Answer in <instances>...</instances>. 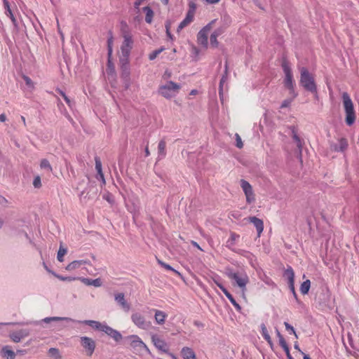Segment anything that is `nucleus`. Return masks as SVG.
<instances>
[{
  "label": "nucleus",
  "instance_id": "14",
  "mask_svg": "<svg viewBox=\"0 0 359 359\" xmlns=\"http://www.w3.org/2000/svg\"><path fill=\"white\" fill-rule=\"evenodd\" d=\"M102 332L106 333L108 336L111 337L116 341H119L122 339V335L118 331L113 329L112 327L108 326L106 324L103 327Z\"/></svg>",
  "mask_w": 359,
  "mask_h": 359
},
{
  "label": "nucleus",
  "instance_id": "47",
  "mask_svg": "<svg viewBox=\"0 0 359 359\" xmlns=\"http://www.w3.org/2000/svg\"><path fill=\"white\" fill-rule=\"evenodd\" d=\"M293 98L294 97H292V99H286V100H283L280 105V108L283 109V108L288 107L291 104Z\"/></svg>",
  "mask_w": 359,
  "mask_h": 359
},
{
  "label": "nucleus",
  "instance_id": "15",
  "mask_svg": "<svg viewBox=\"0 0 359 359\" xmlns=\"http://www.w3.org/2000/svg\"><path fill=\"white\" fill-rule=\"evenodd\" d=\"M126 341L133 348H142L145 346V344L141 340V339L137 335H130L127 337Z\"/></svg>",
  "mask_w": 359,
  "mask_h": 359
},
{
  "label": "nucleus",
  "instance_id": "50",
  "mask_svg": "<svg viewBox=\"0 0 359 359\" xmlns=\"http://www.w3.org/2000/svg\"><path fill=\"white\" fill-rule=\"evenodd\" d=\"M218 287L220 288V290L223 292V293L225 294L226 297H228V295L231 294V293L224 287L222 284H218Z\"/></svg>",
  "mask_w": 359,
  "mask_h": 359
},
{
  "label": "nucleus",
  "instance_id": "24",
  "mask_svg": "<svg viewBox=\"0 0 359 359\" xmlns=\"http://www.w3.org/2000/svg\"><path fill=\"white\" fill-rule=\"evenodd\" d=\"M283 276L287 279L288 285H292V283H294V273L290 266H288L285 270Z\"/></svg>",
  "mask_w": 359,
  "mask_h": 359
},
{
  "label": "nucleus",
  "instance_id": "59",
  "mask_svg": "<svg viewBox=\"0 0 359 359\" xmlns=\"http://www.w3.org/2000/svg\"><path fill=\"white\" fill-rule=\"evenodd\" d=\"M17 354H20V355H25L27 353V351L25 350V349H22V350H18L17 352H16Z\"/></svg>",
  "mask_w": 359,
  "mask_h": 359
},
{
  "label": "nucleus",
  "instance_id": "5",
  "mask_svg": "<svg viewBox=\"0 0 359 359\" xmlns=\"http://www.w3.org/2000/svg\"><path fill=\"white\" fill-rule=\"evenodd\" d=\"M282 68L285 74L283 83L285 87L290 90V93L296 97L297 94L294 92V83L292 69L289 65V62L286 60H283L282 62Z\"/></svg>",
  "mask_w": 359,
  "mask_h": 359
},
{
  "label": "nucleus",
  "instance_id": "23",
  "mask_svg": "<svg viewBox=\"0 0 359 359\" xmlns=\"http://www.w3.org/2000/svg\"><path fill=\"white\" fill-rule=\"evenodd\" d=\"M80 280L86 285H93L95 287H100L102 281L100 278L90 279L86 278H81Z\"/></svg>",
  "mask_w": 359,
  "mask_h": 359
},
{
  "label": "nucleus",
  "instance_id": "22",
  "mask_svg": "<svg viewBox=\"0 0 359 359\" xmlns=\"http://www.w3.org/2000/svg\"><path fill=\"white\" fill-rule=\"evenodd\" d=\"M88 264V261L87 260H75L69 263L67 266L66 269L67 271H73L79 268L83 264Z\"/></svg>",
  "mask_w": 359,
  "mask_h": 359
},
{
  "label": "nucleus",
  "instance_id": "61",
  "mask_svg": "<svg viewBox=\"0 0 359 359\" xmlns=\"http://www.w3.org/2000/svg\"><path fill=\"white\" fill-rule=\"evenodd\" d=\"M171 76V73L168 72V71H165V73H164V75H163V78L164 79H168V78H170Z\"/></svg>",
  "mask_w": 359,
  "mask_h": 359
},
{
  "label": "nucleus",
  "instance_id": "8",
  "mask_svg": "<svg viewBox=\"0 0 359 359\" xmlns=\"http://www.w3.org/2000/svg\"><path fill=\"white\" fill-rule=\"evenodd\" d=\"M132 322L139 328L148 330L151 327V323L147 321L140 313L135 312L131 316Z\"/></svg>",
  "mask_w": 359,
  "mask_h": 359
},
{
  "label": "nucleus",
  "instance_id": "63",
  "mask_svg": "<svg viewBox=\"0 0 359 359\" xmlns=\"http://www.w3.org/2000/svg\"><path fill=\"white\" fill-rule=\"evenodd\" d=\"M6 120V116L4 114L0 115V121L4 122Z\"/></svg>",
  "mask_w": 359,
  "mask_h": 359
},
{
  "label": "nucleus",
  "instance_id": "37",
  "mask_svg": "<svg viewBox=\"0 0 359 359\" xmlns=\"http://www.w3.org/2000/svg\"><path fill=\"white\" fill-rule=\"evenodd\" d=\"M239 238V235L236 234V233L232 232L230 235V238L227 241L228 245H233L235 243V241L237 238Z\"/></svg>",
  "mask_w": 359,
  "mask_h": 359
},
{
  "label": "nucleus",
  "instance_id": "3",
  "mask_svg": "<svg viewBox=\"0 0 359 359\" xmlns=\"http://www.w3.org/2000/svg\"><path fill=\"white\" fill-rule=\"evenodd\" d=\"M43 322L46 323H49L50 322H55V321H67V322H73L79 324H84L89 326H91L92 327L95 328V330L102 331L103 327H104L105 324H102L98 321L92 320H76L74 319H72L71 318L68 317H46L42 320Z\"/></svg>",
  "mask_w": 359,
  "mask_h": 359
},
{
  "label": "nucleus",
  "instance_id": "19",
  "mask_svg": "<svg viewBox=\"0 0 359 359\" xmlns=\"http://www.w3.org/2000/svg\"><path fill=\"white\" fill-rule=\"evenodd\" d=\"M154 318L156 324L163 325L165 322L168 315L162 311L154 309Z\"/></svg>",
  "mask_w": 359,
  "mask_h": 359
},
{
  "label": "nucleus",
  "instance_id": "57",
  "mask_svg": "<svg viewBox=\"0 0 359 359\" xmlns=\"http://www.w3.org/2000/svg\"><path fill=\"white\" fill-rule=\"evenodd\" d=\"M280 346L283 348V350L285 351L290 349L286 341H284V342L282 341V343L280 344Z\"/></svg>",
  "mask_w": 359,
  "mask_h": 359
},
{
  "label": "nucleus",
  "instance_id": "28",
  "mask_svg": "<svg viewBox=\"0 0 359 359\" xmlns=\"http://www.w3.org/2000/svg\"><path fill=\"white\" fill-rule=\"evenodd\" d=\"M226 80H227V64L226 63L224 74L222 76V77L220 80L219 86V97L221 99L223 96V86H224V83L226 81Z\"/></svg>",
  "mask_w": 359,
  "mask_h": 359
},
{
  "label": "nucleus",
  "instance_id": "35",
  "mask_svg": "<svg viewBox=\"0 0 359 359\" xmlns=\"http://www.w3.org/2000/svg\"><path fill=\"white\" fill-rule=\"evenodd\" d=\"M227 299L230 301V302L233 305V306L238 311H240L241 310V306L237 303V302L233 298L231 294L230 295H228Z\"/></svg>",
  "mask_w": 359,
  "mask_h": 359
},
{
  "label": "nucleus",
  "instance_id": "44",
  "mask_svg": "<svg viewBox=\"0 0 359 359\" xmlns=\"http://www.w3.org/2000/svg\"><path fill=\"white\" fill-rule=\"evenodd\" d=\"M112 44H113V37L111 36L107 39V46H108V55L110 56L112 53Z\"/></svg>",
  "mask_w": 359,
  "mask_h": 359
},
{
  "label": "nucleus",
  "instance_id": "40",
  "mask_svg": "<svg viewBox=\"0 0 359 359\" xmlns=\"http://www.w3.org/2000/svg\"><path fill=\"white\" fill-rule=\"evenodd\" d=\"M95 169L97 172V175H101L102 172V163L99 158H95Z\"/></svg>",
  "mask_w": 359,
  "mask_h": 359
},
{
  "label": "nucleus",
  "instance_id": "32",
  "mask_svg": "<svg viewBox=\"0 0 359 359\" xmlns=\"http://www.w3.org/2000/svg\"><path fill=\"white\" fill-rule=\"evenodd\" d=\"M40 168L41 169L46 170L48 172H51L53 170L49 161L46 158H43L41 161Z\"/></svg>",
  "mask_w": 359,
  "mask_h": 359
},
{
  "label": "nucleus",
  "instance_id": "60",
  "mask_svg": "<svg viewBox=\"0 0 359 359\" xmlns=\"http://www.w3.org/2000/svg\"><path fill=\"white\" fill-rule=\"evenodd\" d=\"M220 0H205V1L210 4H214L219 2Z\"/></svg>",
  "mask_w": 359,
  "mask_h": 359
},
{
  "label": "nucleus",
  "instance_id": "51",
  "mask_svg": "<svg viewBox=\"0 0 359 359\" xmlns=\"http://www.w3.org/2000/svg\"><path fill=\"white\" fill-rule=\"evenodd\" d=\"M224 32V30L222 28H218L216 30L213 32L212 35H215L216 37H218Z\"/></svg>",
  "mask_w": 359,
  "mask_h": 359
},
{
  "label": "nucleus",
  "instance_id": "16",
  "mask_svg": "<svg viewBox=\"0 0 359 359\" xmlns=\"http://www.w3.org/2000/svg\"><path fill=\"white\" fill-rule=\"evenodd\" d=\"M114 299L117 304H118L124 311H128L130 310V306L126 300L123 293L116 294Z\"/></svg>",
  "mask_w": 359,
  "mask_h": 359
},
{
  "label": "nucleus",
  "instance_id": "18",
  "mask_svg": "<svg viewBox=\"0 0 359 359\" xmlns=\"http://www.w3.org/2000/svg\"><path fill=\"white\" fill-rule=\"evenodd\" d=\"M194 15H192V11H188L187 13L185 18L180 23L177 32H180L182 29L190 24L194 20Z\"/></svg>",
  "mask_w": 359,
  "mask_h": 359
},
{
  "label": "nucleus",
  "instance_id": "42",
  "mask_svg": "<svg viewBox=\"0 0 359 359\" xmlns=\"http://www.w3.org/2000/svg\"><path fill=\"white\" fill-rule=\"evenodd\" d=\"M158 263L161 266H162L163 267H164L165 269H167V270H170V271H174L175 273H178V272H177L176 270H175V269H174L171 266H170L169 264H167L164 263L163 262H162V261H161V260H159V259H158Z\"/></svg>",
  "mask_w": 359,
  "mask_h": 359
},
{
  "label": "nucleus",
  "instance_id": "9",
  "mask_svg": "<svg viewBox=\"0 0 359 359\" xmlns=\"http://www.w3.org/2000/svg\"><path fill=\"white\" fill-rule=\"evenodd\" d=\"M215 20L211 21L209 24L205 26L201 30L199 31L197 35V41L199 44L205 48L208 47V32L212 28V25L214 24Z\"/></svg>",
  "mask_w": 359,
  "mask_h": 359
},
{
  "label": "nucleus",
  "instance_id": "6",
  "mask_svg": "<svg viewBox=\"0 0 359 359\" xmlns=\"http://www.w3.org/2000/svg\"><path fill=\"white\" fill-rule=\"evenodd\" d=\"M226 275L232 280L235 281V283L238 286L243 292L246 290V285L249 282V278L245 273L235 272L230 269H227L226 271Z\"/></svg>",
  "mask_w": 359,
  "mask_h": 359
},
{
  "label": "nucleus",
  "instance_id": "20",
  "mask_svg": "<svg viewBox=\"0 0 359 359\" xmlns=\"http://www.w3.org/2000/svg\"><path fill=\"white\" fill-rule=\"evenodd\" d=\"M1 356L5 359H15L16 353L9 346H4L1 351Z\"/></svg>",
  "mask_w": 359,
  "mask_h": 359
},
{
  "label": "nucleus",
  "instance_id": "21",
  "mask_svg": "<svg viewBox=\"0 0 359 359\" xmlns=\"http://www.w3.org/2000/svg\"><path fill=\"white\" fill-rule=\"evenodd\" d=\"M292 138H293L294 141L295 142L297 147L298 148L299 154L301 156L302 152L304 141L298 136V135L297 134V133L295 131L294 128H292Z\"/></svg>",
  "mask_w": 359,
  "mask_h": 359
},
{
  "label": "nucleus",
  "instance_id": "17",
  "mask_svg": "<svg viewBox=\"0 0 359 359\" xmlns=\"http://www.w3.org/2000/svg\"><path fill=\"white\" fill-rule=\"evenodd\" d=\"M250 222L252 223L257 229L258 236H260L264 230V222L262 219L256 217H250L248 218Z\"/></svg>",
  "mask_w": 359,
  "mask_h": 359
},
{
  "label": "nucleus",
  "instance_id": "25",
  "mask_svg": "<svg viewBox=\"0 0 359 359\" xmlns=\"http://www.w3.org/2000/svg\"><path fill=\"white\" fill-rule=\"evenodd\" d=\"M181 353L184 359H196V354L191 348H182Z\"/></svg>",
  "mask_w": 359,
  "mask_h": 359
},
{
  "label": "nucleus",
  "instance_id": "4",
  "mask_svg": "<svg viewBox=\"0 0 359 359\" xmlns=\"http://www.w3.org/2000/svg\"><path fill=\"white\" fill-rule=\"evenodd\" d=\"M343 105L346 114L345 121L348 126H352L355 121V112L354 110L353 103L346 92L342 94Z\"/></svg>",
  "mask_w": 359,
  "mask_h": 359
},
{
  "label": "nucleus",
  "instance_id": "27",
  "mask_svg": "<svg viewBox=\"0 0 359 359\" xmlns=\"http://www.w3.org/2000/svg\"><path fill=\"white\" fill-rule=\"evenodd\" d=\"M4 5L5 10H6L5 11L6 15L11 18L13 25L15 26H16V19L14 17V15L11 11V9L10 5H9V2L7 0H4Z\"/></svg>",
  "mask_w": 359,
  "mask_h": 359
},
{
  "label": "nucleus",
  "instance_id": "10",
  "mask_svg": "<svg viewBox=\"0 0 359 359\" xmlns=\"http://www.w3.org/2000/svg\"><path fill=\"white\" fill-rule=\"evenodd\" d=\"M80 342L81 346L85 350L86 355L91 356L95 351L96 344L95 341L88 337H81Z\"/></svg>",
  "mask_w": 359,
  "mask_h": 359
},
{
  "label": "nucleus",
  "instance_id": "39",
  "mask_svg": "<svg viewBox=\"0 0 359 359\" xmlns=\"http://www.w3.org/2000/svg\"><path fill=\"white\" fill-rule=\"evenodd\" d=\"M163 50V48H159L158 50H154L149 55V58L150 60H154L162 51Z\"/></svg>",
  "mask_w": 359,
  "mask_h": 359
},
{
  "label": "nucleus",
  "instance_id": "52",
  "mask_svg": "<svg viewBox=\"0 0 359 359\" xmlns=\"http://www.w3.org/2000/svg\"><path fill=\"white\" fill-rule=\"evenodd\" d=\"M54 276L61 280H72L75 279L71 277H64L60 275H57L56 273Z\"/></svg>",
  "mask_w": 359,
  "mask_h": 359
},
{
  "label": "nucleus",
  "instance_id": "12",
  "mask_svg": "<svg viewBox=\"0 0 359 359\" xmlns=\"http://www.w3.org/2000/svg\"><path fill=\"white\" fill-rule=\"evenodd\" d=\"M241 187L245 195L246 202L249 204L255 201V194L251 184L245 180H241Z\"/></svg>",
  "mask_w": 359,
  "mask_h": 359
},
{
  "label": "nucleus",
  "instance_id": "46",
  "mask_svg": "<svg viewBox=\"0 0 359 359\" xmlns=\"http://www.w3.org/2000/svg\"><path fill=\"white\" fill-rule=\"evenodd\" d=\"M284 325H285V329L287 330V331H290L291 332L292 334H294V336L296 337V338H297V335L295 332V330L294 329V327L290 325L287 322H285L284 323Z\"/></svg>",
  "mask_w": 359,
  "mask_h": 359
},
{
  "label": "nucleus",
  "instance_id": "13",
  "mask_svg": "<svg viewBox=\"0 0 359 359\" xmlns=\"http://www.w3.org/2000/svg\"><path fill=\"white\" fill-rule=\"evenodd\" d=\"M29 330L27 329H22L15 332H13L9 334L11 339L15 342L18 343L25 337L29 336Z\"/></svg>",
  "mask_w": 359,
  "mask_h": 359
},
{
  "label": "nucleus",
  "instance_id": "56",
  "mask_svg": "<svg viewBox=\"0 0 359 359\" xmlns=\"http://www.w3.org/2000/svg\"><path fill=\"white\" fill-rule=\"evenodd\" d=\"M145 0H136L134 3V6L135 8H138L142 4Z\"/></svg>",
  "mask_w": 359,
  "mask_h": 359
},
{
  "label": "nucleus",
  "instance_id": "58",
  "mask_svg": "<svg viewBox=\"0 0 359 359\" xmlns=\"http://www.w3.org/2000/svg\"><path fill=\"white\" fill-rule=\"evenodd\" d=\"M191 244L193 246H194V247L197 248L198 249H199L200 250L203 251L201 248L199 246V245L196 241H192Z\"/></svg>",
  "mask_w": 359,
  "mask_h": 359
},
{
  "label": "nucleus",
  "instance_id": "30",
  "mask_svg": "<svg viewBox=\"0 0 359 359\" xmlns=\"http://www.w3.org/2000/svg\"><path fill=\"white\" fill-rule=\"evenodd\" d=\"M261 330H262V335L264 337V339L270 344H272L271 337L268 332L267 328L266 325L262 323L261 325Z\"/></svg>",
  "mask_w": 359,
  "mask_h": 359
},
{
  "label": "nucleus",
  "instance_id": "43",
  "mask_svg": "<svg viewBox=\"0 0 359 359\" xmlns=\"http://www.w3.org/2000/svg\"><path fill=\"white\" fill-rule=\"evenodd\" d=\"M235 137H236V146L239 149L243 148V142L241 140V137H240V135L238 133H236Z\"/></svg>",
  "mask_w": 359,
  "mask_h": 359
},
{
  "label": "nucleus",
  "instance_id": "41",
  "mask_svg": "<svg viewBox=\"0 0 359 359\" xmlns=\"http://www.w3.org/2000/svg\"><path fill=\"white\" fill-rule=\"evenodd\" d=\"M33 186L34 188L39 189L41 187V180L39 175H37L34 177L33 181Z\"/></svg>",
  "mask_w": 359,
  "mask_h": 359
},
{
  "label": "nucleus",
  "instance_id": "29",
  "mask_svg": "<svg viewBox=\"0 0 359 359\" xmlns=\"http://www.w3.org/2000/svg\"><path fill=\"white\" fill-rule=\"evenodd\" d=\"M144 12H145V21L146 22L150 24L152 22L154 17V11L149 6H145L143 8Z\"/></svg>",
  "mask_w": 359,
  "mask_h": 359
},
{
  "label": "nucleus",
  "instance_id": "34",
  "mask_svg": "<svg viewBox=\"0 0 359 359\" xmlns=\"http://www.w3.org/2000/svg\"><path fill=\"white\" fill-rule=\"evenodd\" d=\"M67 252V250L66 248H64L62 246L60 247L57 255V259L59 262H63V257L66 255Z\"/></svg>",
  "mask_w": 359,
  "mask_h": 359
},
{
  "label": "nucleus",
  "instance_id": "54",
  "mask_svg": "<svg viewBox=\"0 0 359 359\" xmlns=\"http://www.w3.org/2000/svg\"><path fill=\"white\" fill-rule=\"evenodd\" d=\"M97 180H100L102 181V185H104L106 182H105V180H104V174L103 172H102L101 175H97Z\"/></svg>",
  "mask_w": 359,
  "mask_h": 359
},
{
  "label": "nucleus",
  "instance_id": "48",
  "mask_svg": "<svg viewBox=\"0 0 359 359\" xmlns=\"http://www.w3.org/2000/svg\"><path fill=\"white\" fill-rule=\"evenodd\" d=\"M210 44L214 46L217 47L218 46V41H217V37H216L215 35H210Z\"/></svg>",
  "mask_w": 359,
  "mask_h": 359
},
{
  "label": "nucleus",
  "instance_id": "53",
  "mask_svg": "<svg viewBox=\"0 0 359 359\" xmlns=\"http://www.w3.org/2000/svg\"><path fill=\"white\" fill-rule=\"evenodd\" d=\"M276 334L279 339V344H280L283 342L285 341L284 337L282 336V334L280 333V332L277 330Z\"/></svg>",
  "mask_w": 359,
  "mask_h": 359
},
{
  "label": "nucleus",
  "instance_id": "49",
  "mask_svg": "<svg viewBox=\"0 0 359 359\" xmlns=\"http://www.w3.org/2000/svg\"><path fill=\"white\" fill-rule=\"evenodd\" d=\"M189 8L188 11H192V15H194L196 9V4L194 2H190L189 4Z\"/></svg>",
  "mask_w": 359,
  "mask_h": 359
},
{
  "label": "nucleus",
  "instance_id": "26",
  "mask_svg": "<svg viewBox=\"0 0 359 359\" xmlns=\"http://www.w3.org/2000/svg\"><path fill=\"white\" fill-rule=\"evenodd\" d=\"M165 147H166V143H165V140H162L158 142V158L159 160L164 158L166 155Z\"/></svg>",
  "mask_w": 359,
  "mask_h": 359
},
{
  "label": "nucleus",
  "instance_id": "55",
  "mask_svg": "<svg viewBox=\"0 0 359 359\" xmlns=\"http://www.w3.org/2000/svg\"><path fill=\"white\" fill-rule=\"evenodd\" d=\"M165 28H166V34H167V36H168L170 39H172V35L171 34V33H170V26H169V25H168V24H167V25H165Z\"/></svg>",
  "mask_w": 359,
  "mask_h": 359
},
{
  "label": "nucleus",
  "instance_id": "45",
  "mask_svg": "<svg viewBox=\"0 0 359 359\" xmlns=\"http://www.w3.org/2000/svg\"><path fill=\"white\" fill-rule=\"evenodd\" d=\"M23 79L28 87L31 88H34V83L29 77L27 76H23Z\"/></svg>",
  "mask_w": 359,
  "mask_h": 359
},
{
  "label": "nucleus",
  "instance_id": "1",
  "mask_svg": "<svg viewBox=\"0 0 359 359\" xmlns=\"http://www.w3.org/2000/svg\"><path fill=\"white\" fill-rule=\"evenodd\" d=\"M121 32L123 41L121 46V51L123 55L129 56L130 50L133 48V40L130 28L124 21L121 22Z\"/></svg>",
  "mask_w": 359,
  "mask_h": 359
},
{
  "label": "nucleus",
  "instance_id": "33",
  "mask_svg": "<svg viewBox=\"0 0 359 359\" xmlns=\"http://www.w3.org/2000/svg\"><path fill=\"white\" fill-rule=\"evenodd\" d=\"M120 62L121 63V68L126 67L127 71V74H129V68H128V56H125L121 54L120 57Z\"/></svg>",
  "mask_w": 359,
  "mask_h": 359
},
{
  "label": "nucleus",
  "instance_id": "31",
  "mask_svg": "<svg viewBox=\"0 0 359 359\" xmlns=\"http://www.w3.org/2000/svg\"><path fill=\"white\" fill-rule=\"evenodd\" d=\"M311 287V281L309 280H306L304 281L300 286V292L302 294H306Z\"/></svg>",
  "mask_w": 359,
  "mask_h": 359
},
{
  "label": "nucleus",
  "instance_id": "36",
  "mask_svg": "<svg viewBox=\"0 0 359 359\" xmlns=\"http://www.w3.org/2000/svg\"><path fill=\"white\" fill-rule=\"evenodd\" d=\"M48 353L51 356L55 357L56 359H59L60 358L59 350L56 348H49Z\"/></svg>",
  "mask_w": 359,
  "mask_h": 359
},
{
  "label": "nucleus",
  "instance_id": "64",
  "mask_svg": "<svg viewBox=\"0 0 359 359\" xmlns=\"http://www.w3.org/2000/svg\"><path fill=\"white\" fill-rule=\"evenodd\" d=\"M289 285V288L291 290V292L292 293H294V291H295V290H294V283H292V285Z\"/></svg>",
  "mask_w": 359,
  "mask_h": 359
},
{
  "label": "nucleus",
  "instance_id": "7",
  "mask_svg": "<svg viewBox=\"0 0 359 359\" xmlns=\"http://www.w3.org/2000/svg\"><path fill=\"white\" fill-rule=\"evenodd\" d=\"M181 88V86L173 81H168L165 85L159 87L158 93L166 99H170L175 97Z\"/></svg>",
  "mask_w": 359,
  "mask_h": 359
},
{
  "label": "nucleus",
  "instance_id": "11",
  "mask_svg": "<svg viewBox=\"0 0 359 359\" xmlns=\"http://www.w3.org/2000/svg\"><path fill=\"white\" fill-rule=\"evenodd\" d=\"M151 341L157 349L163 353L169 354L172 359H177L175 355L169 353L168 346L163 339H161L157 335H153L151 337Z\"/></svg>",
  "mask_w": 359,
  "mask_h": 359
},
{
  "label": "nucleus",
  "instance_id": "62",
  "mask_svg": "<svg viewBox=\"0 0 359 359\" xmlns=\"http://www.w3.org/2000/svg\"><path fill=\"white\" fill-rule=\"evenodd\" d=\"M287 355V359H294L290 354V349L285 351Z\"/></svg>",
  "mask_w": 359,
  "mask_h": 359
},
{
  "label": "nucleus",
  "instance_id": "38",
  "mask_svg": "<svg viewBox=\"0 0 359 359\" xmlns=\"http://www.w3.org/2000/svg\"><path fill=\"white\" fill-rule=\"evenodd\" d=\"M339 149H336V150H337V151H343L348 147L347 141L345 139H341L339 140Z\"/></svg>",
  "mask_w": 359,
  "mask_h": 359
},
{
  "label": "nucleus",
  "instance_id": "2",
  "mask_svg": "<svg viewBox=\"0 0 359 359\" xmlns=\"http://www.w3.org/2000/svg\"><path fill=\"white\" fill-rule=\"evenodd\" d=\"M299 71L301 86L307 91L317 95V86L313 76L304 67L299 68Z\"/></svg>",
  "mask_w": 359,
  "mask_h": 359
}]
</instances>
